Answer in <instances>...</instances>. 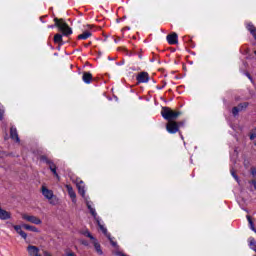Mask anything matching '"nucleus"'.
Segmentation results:
<instances>
[{
	"label": "nucleus",
	"mask_w": 256,
	"mask_h": 256,
	"mask_svg": "<svg viewBox=\"0 0 256 256\" xmlns=\"http://www.w3.org/2000/svg\"><path fill=\"white\" fill-rule=\"evenodd\" d=\"M161 115L166 121H175L180 115L181 112L179 111H174L169 107H163L161 110Z\"/></svg>",
	"instance_id": "nucleus-1"
},
{
	"label": "nucleus",
	"mask_w": 256,
	"mask_h": 256,
	"mask_svg": "<svg viewBox=\"0 0 256 256\" xmlns=\"http://www.w3.org/2000/svg\"><path fill=\"white\" fill-rule=\"evenodd\" d=\"M54 23L55 26L58 27L59 31L63 33V35L68 36L73 34V30L71 29V27H69L68 24H66L65 20L54 18Z\"/></svg>",
	"instance_id": "nucleus-2"
},
{
	"label": "nucleus",
	"mask_w": 256,
	"mask_h": 256,
	"mask_svg": "<svg viewBox=\"0 0 256 256\" xmlns=\"http://www.w3.org/2000/svg\"><path fill=\"white\" fill-rule=\"evenodd\" d=\"M21 217H22L23 221H27V223H32L33 225H41L43 223L41 218H39L35 215L28 214V213H22Z\"/></svg>",
	"instance_id": "nucleus-3"
},
{
	"label": "nucleus",
	"mask_w": 256,
	"mask_h": 256,
	"mask_svg": "<svg viewBox=\"0 0 256 256\" xmlns=\"http://www.w3.org/2000/svg\"><path fill=\"white\" fill-rule=\"evenodd\" d=\"M179 127H183V122H175V120L169 121L166 124V131H168V133L175 134L178 133Z\"/></svg>",
	"instance_id": "nucleus-4"
},
{
	"label": "nucleus",
	"mask_w": 256,
	"mask_h": 256,
	"mask_svg": "<svg viewBox=\"0 0 256 256\" xmlns=\"http://www.w3.org/2000/svg\"><path fill=\"white\" fill-rule=\"evenodd\" d=\"M41 193L43 195V197H45V199L49 200L50 205H53V190H49V188H47V186L43 185L41 187Z\"/></svg>",
	"instance_id": "nucleus-5"
},
{
	"label": "nucleus",
	"mask_w": 256,
	"mask_h": 256,
	"mask_svg": "<svg viewBox=\"0 0 256 256\" xmlns=\"http://www.w3.org/2000/svg\"><path fill=\"white\" fill-rule=\"evenodd\" d=\"M138 83H148L149 82V73L141 72L136 77Z\"/></svg>",
	"instance_id": "nucleus-6"
},
{
	"label": "nucleus",
	"mask_w": 256,
	"mask_h": 256,
	"mask_svg": "<svg viewBox=\"0 0 256 256\" xmlns=\"http://www.w3.org/2000/svg\"><path fill=\"white\" fill-rule=\"evenodd\" d=\"M248 105L249 104L247 102H244V103H241L238 106L234 107L232 109L233 115H239V112L243 111V109H247Z\"/></svg>",
	"instance_id": "nucleus-7"
},
{
	"label": "nucleus",
	"mask_w": 256,
	"mask_h": 256,
	"mask_svg": "<svg viewBox=\"0 0 256 256\" xmlns=\"http://www.w3.org/2000/svg\"><path fill=\"white\" fill-rule=\"evenodd\" d=\"M166 39L169 45H177L178 43V36H177V33L175 32L172 34H169Z\"/></svg>",
	"instance_id": "nucleus-8"
},
{
	"label": "nucleus",
	"mask_w": 256,
	"mask_h": 256,
	"mask_svg": "<svg viewBox=\"0 0 256 256\" xmlns=\"http://www.w3.org/2000/svg\"><path fill=\"white\" fill-rule=\"evenodd\" d=\"M66 189L68 191L69 197L72 199V202L75 203V201H77V194L73 190V187L71 185H66Z\"/></svg>",
	"instance_id": "nucleus-9"
},
{
	"label": "nucleus",
	"mask_w": 256,
	"mask_h": 256,
	"mask_svg": "<svg viewBox=\"0 0 256 256\" xmlns=\"http://www.w3.org/2000/svg\"><path fill=\"white\" fill-rule=\"evenodd\" d=\"M82 80L89 85V83L93 82V74L91 72H83Z\"/></svg>",
	"instance_id": "nucleus-10"
},
{
	"label": "nucleus",
	"mask_w": 256,
	"mask_h": 256,
	"mask_svg": "<svg viewBox=\"0 0 256 256\" xmlns=\"http://www.w3.org/2000/svg\"><path fill=\"white\" fill-rule=\"evenodd\" d=\"M76 186H77V189H78V193L82 197H85V183L82 180H80V181L77 182Z\"/></svg>",
	"instance_id": "nucleus-11"
},
{
	"label": "nucleus",
	"mask_w": 256,
	"mask_h": 256,
	"mask_svg": "<svg viewBox=\"0 0 256 256\" xmlns=\"http://www.w3.org/2000/svg\"><path fill=\"white\" fill-rule=\"evenodd\" d=\"M10 137L14 141H16V143H19V134L17 133V128L15 127L10 128Z\"/></svg>",
	"instance_id": "nucleus-12"
},
{
	"label": "nucleus",
	"mask_w": 256,
	"mask_h": 256,
	"mask_svg": "<svg viewBox=\"0 0 256 256\" xmlns=\"http://www.w3.org/2000/svg\"><path fill=\"white\" fill-rule=\"evenodd\" d=\"M13 227L16 233H18V235H20L22 239H27V233L23 231V229L21 228V225H14Z\"/></svg>",
	"instance_id": "nucleus-13"
},
{
	"label": "nucleus",
	"mask_w": 256,
	"mask_h": 256,
	"mask_svg": "<svg viewBox=\"0 0 256 256\" xmlns=\"http://www.w3.org/2000/svg\"><path fill=\"white\" fill-rule=\"evenodd\" d=\"M22 227L24 229H26V231H32V233H40L41 231L39 230V228L33 226V225H29V224H23Z\"/></svg>",
	"instance_id": "nucleus-14"
},
{
	"label": "nucleus",
	"mask_w": 256,
	"mask_h": 256,
	"mask_svg": "<svg viewBox=\"0 0 256 256\" xmlns=\"http://www.w3.org/2000/svg\"><path fill=\"white\" fill-rule=\"evenodd\" d=\"M49 169L50 171L53 173V175L59 179V174H57V166L55 165V163H53V161L50 160V163H48Z\"/></svg>",
	"instance_id": "nucleus-15"
},
{
	"label": "nucleus",
	"mask_w": 256,
	"mask_h": 256,
	"mask_svg": "<svg viewBox=\"0 0 256 256\" xmlns=\"http://www.w3.org/2000/svg\"><path fill=\"white\" fill-rule=\"evenodd\" d=\"M86 205H87L91 215L94 217L95 221H97V219H99V217H97V212L95 211V208H93V206L91 205V202L86 200Z\"/></svg>",
	"instance_id": "nucleus-16"
},
{
	"label": "nucleus",
	"mask_w": 256,
	"mask_h": 256,
	"mask_svg": "<svg viewBox=\"0 0 256 256\" xmlns=\"http://www.w3.org/2000/svg\"><path fill=\"white\" fill-rule=\"evenodd\" d=\"M92 244L94 245V249L98 255L103 254V250L101 249V244L97 242V239H93Z\"/></svg>",
	"instance_id": "nucleus-17"
},
{
	"label": "nucleus",
	"mask_w": 256,
	"mask_h": 256,
	"mask_svg": "<svg viewBox=\"0 0 256 256\" xmlns=\"http://www.w3.org/2000/svg\"><path fill=\"white\" fill-rule=\"evenodd\" d=\"M11 217V212L1 209L0 210V219L2 221H7Z\"/></svg>",
	"instance_id": "nucleus-18"
},
{
	"label": "nucleus",
	"mask_w": 256,
	"mask_h": 256,
	"mask_svg": "<svg viewBox=\"0 0 256 256\" xmlns=\"http://www.w3.org/2000/svg\"><path fill=\"white\" fill-rule=\"evenodd\" d=\"M246 29H248V31L251 33V35H253L254 39H256V28H255V25H253L252 23H248L246 25Z\"/></svg>",
	"instance_id": "nucleus-19"
},
{
	"label": "nucleus",
	"mask_w": 256,
	"mask_h": 256,
	"mask_svg": "<svg viewBox=\"0 0 256 256\" xmlns=\"http://www.w3.org/2000/svg\"><path fill=\"white\" fill-rule=\"evenodd\" d=\"M92 33L89 30L84 31L82 34L78 35V39H89V37H91Z\"/></svg>",
	"instance_id": "nucleus-20"
},
{
	"label": "nucleus",
	"mask_w": 256,
	"mask_h": 256,
	"mask_svg": "<svg viewBox=\"0 0 256 256\" xmlns=\"http://www.w3.org/2000/svg\"><path fill=\"white\" fill-rule=\"evenodd\" d=\"M54 43H57L58 45H63V35L55 34Z\"/></svg>",
	"instance_id": "nucleus-21"
},
{
	"label": "nucleus",
	"mask_w": 256,
	"mask_h": 256,
	"mask_svg": "<svg viewBox=\"0 0 256 256\" xmlns=\"http://www.w3.org/2000/svg\"><path fill=\"white\" fill-rule=\"evenodd\" d=\"M96 222H97V225H98L100 231H102V233L104 235H106V237H107V235H109V234H107V228H105V226L103 224H101V221L99 219H97Z\"/></svg>",
	"instance_id": "nucleus-22"
},
{
	"label": "nucleus",
	"mask_w": 256,
	"mask_h": 256,
	"mask_svg": "<svg viewBox=\"0 0 256 256\" xmlns=\"http://www.w3.org/2000/svg\"><path fill=\"white\" fill-rule=\"evenodd\" d=\"M107 237H108L112 247H114V249H119V245L113 238H111V234H108Z\"/></svg>",
	"instance_id": "nucleus-23"
},
{
	"label": "nucleus",
	"mask_w": 256,
	"mask_h": 256,
	"mask_svg": "<svg viewBox=\"0 0 256 256\" xmlns=\"http://www.w3.org/2000/svg\"><path fill=\"white\" fill-rule=\"evenodd\" d=\"M40 161H43V163H46V165H48V163H50L51 160L47 158V156L42 155L40 156Z\"/></svg>",
	"instance_id": "nucleus-24"
},
{
	"label": "nucleus",
	"mask_w": 256,
	"mask_h": 256,
	"mask_svg": "<svg viewBox=\"0 0 256 256\" xmlns=\"http://www.w3.org/2000/svg\"><path fill=\"white\" fill-rule=\"evenodd\" d=\"M4 114H5V110L3 109V105L0 103V120L3 119Z\"/></svg>",
	"instance_id": "nucleus-25"
},
{
	"label": "nucleus",
	"mask_w": 256,
	"mask_h": 256,
	"mask_svg": "<svg viewBox=\"0 0 256 256\" xmlns=\"http://www.w3.org/2000/svg\"><path fill=\"white\" fill-rule=\"evenodd\" d=\"M85 236L89 237V239H91L92 242H93V239H95V237H93V235H91V232L89 231L85 232Z\"/></svg>",
	"instance_id": "nucleus-26"
},
{
	"label": "nucleus",
	"mask_w": 256,
	"mask_h": 256,
	"mask_svg": "<svg viewBox=\"0 0 256 256\" xmlns=\"http://www.w3.org/2000/svg\"><path fill=\"white\" fill-rule=\"evenodd\" d=\"M247 219H248L249 224L251 225V229H255L253 227V220H251V216H247Z\"/></svg>",
	"instance_id": "nucleus-27"
},
{
	"label": "nucleus",
	"mask_w": 256,
	"mask_h": 256,
	"mask_svg": "<svg viewBox=\"0 0 256 256\" xmlns=\"http://www.w3.org/2000/svg\"><path fill=\"white\" fill-rule=\"evenodd\" d=\"M255 137H256V132H252V133L250 134V139H251V141H253V139H255Z\"/></svg>",
	"instance_id": "nucleus-28"
},
{
	"label": "nucleus",
	"mask_w": 256,
	"mask_h": 256,
	"mask_svg": "<svg viewBox=\"0 0 256 256\" xmlns=\"http://www.w3.org/2000/svg\"><path fill=\"white\" fill-rule=\"evenodd\" d=\"M251 173H252L253 177H256V169L255 168L251 169Z\"/></svg>",
	"instance_id": "nucleus-29"
},
{
	"label": "nucleus",
	"mask_w": 256,
	"mask_h": 256,
	"mask_svg": "<svg viewBox=\"0 0 256 256\" xmlns=\"http://www.w3.org/2000/svg\"><path fill=\"white\" fill-rule=\"evenodd\" d=\"M66 255H67V256H75V253H73V252H67Z\"/></svg>",
	"instance_id": "nucleus-30"
},
{
	"label": "nucleus",
	"mask_w": 256,
	"mask_h": 256,
	"mask_svg": "<svg viewBox=\"0 0 256 256\" xmlns=\"http://www.w3.org/2000/svg\"><path fill=\"white\" fill-rule=\"evenodd\" d=\"M251 183H252V185H253L254 189H256V181H255V180H253Z\"/></svg>",
	"instance_id": "nucleus-31"
},
{
	"label": "nucleus",
	"mask_w": 256,
	"mask_h": 256,
	"mask_svg": "<svg viewBox=\"0 0 256 256\" xmlns=\"http://www.w3.org/2000/svg\"><path fill=\"white\" fill-rule=\"evenodd\" d=\"M250 245H255V239L250 240Z\"/></svg>",
	"instance_id": "nucleus-32"
},
{
	"label": "nucleus",
	"mask_w": 256,
	"mask_h": 256,
	"mask_svg": "<svg viewBox=\"0 0 256 256\" xmlns=\"http://www.w3.org/2000/svg\"><path fill=\"white\" fill-rule=\"evenodd\" d=\"M87 29H91V25H87Z\"/></svg>",
	"instance_id": "nucleus-33"
}]
</instances>
